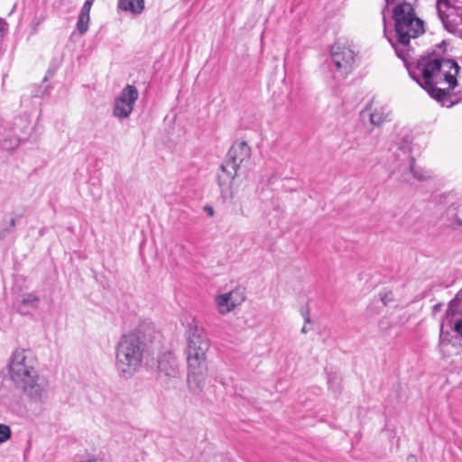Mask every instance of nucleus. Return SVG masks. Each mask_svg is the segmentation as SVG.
<instances>
[{"mask_svg": "<svg viewBox=\"0 0 462 462\" xmlns=\"http://www.w3.org/2000/svg\"><path fill=\"white\" fill-rule=\"evenodd\" d=\"M404 65L410 77L440 106L451 107L462 101L457 79L460 67L456 60L427 56L411 58Z\"/></svg>", "mask_w": 462, "mask_h": 462, "instance_id": "1", "label": "nucleus"}, {"mask_svg": "<svg viewBox=\"0 0 462 462\" xmlns=\"http://www.w3.org/2000/svg\"><path fill=\"white\" fill-rule=\"evenodd\" d=\"M416 0L391 1V6L385 12L384 36L388 39L396 55L403 62L411 59V39L424 32V23L415 13L413 4Z\"/></svg>", "mask_w": 462, "mask_h": 462, "instance_id": "2", "label": "nucleus"}, {"mask_svg": "<svg viewBox=\"0 0 462 462\" xmlns=\"http://www.w3.org/2000/svg\"><path fill=\"white\" fill-rule=\"evenodd\" d=\"M37 365L32 350L17 347L9 356L5 370L9 380L30 403L42 405L49 401L51 389L48 381L40 376Z\"/></svg>", "mask_w": 462, "mask_h": 462, "instance_id": "3", "label": "nucleus"}, {"mask_svg": "<svg viewBox=\"0 0 462 462\" xmlns=\"http://www.w3.org/2000/svg\"><path fill=\"white\" fill-rule=\"evenodd\" d=\"M210 341L203 330L195 323L189 324L187 330L188 386L194 394L201 393L208 371L207 352Z\"/></svg>", "mask_w": 462, "mask_h": 462, "instance_id": "4", "label": "nucleus"}, {"mask_svg": "<svg viewBox=\"0 0 462 462\" xmlns=\"http://www.w3.org/2000/svg\"><path fill=\"white\" fill-rule=\"evenodd\" d=\"M144 343L136 332L124 334L116 348V370L124 379L132 378L142 365Z\"/></svg>", "mask_w": 462, "mask_h": 462, "instance_id": "5", "label": "nucleus"}, {"mask_svg": "<svg viewBox=\"0 0 462 462\" xmlns=\"http://www.w3.org/2000/svg\"><path fill=\"white\" fill-rule=\"evenodd\" d=\"M356 56L355 50L346 42H336L330 47L329 62L334 77L346 79L355 69Z\"/></svg>", "mask_w": 462, "mask_h": 462, "instance_id": "6", "label": "nucleus"}, {"mask_svg": "<svg viewBox=\"0 0 462 462\" xmlns=\"http://www.w3.org/2000/svg\"><path fill=\"white\" fill-rule=\"evenodd\" d=\"M436 9L448 32L462 34V0H437Z\"/></svg>", "mask_w": 462, "mask_h": 462, "instance_id": "7", "label": "nucleus"}, {"mask_svg": "<svg viewBox=\"0 0 462 462\" xmlns=\"http://www.w3.org/2000/svg\"><path fill=\"white\" fill-rule=\"evenodd\" d=\"M251 156V148L245 141H236L227 152L225 162L221 169L226 175L234 179L241 164L248 161Z\"/></svg>", "mask_w": 462, "mask_h": 462, "instance_id": "8", "label": "nucleus"}, {"mask_svg": "<svg viewBox=\"0 0 462 462\" xmlns=\"http://www.w3.org/2000/svg\"><path fill=\"white\" fill-rule=\"evenodd\" d=\"M139 93L133 85H126L120 95L115 99L113 115L120 119L127 118L134 109Z\"/></svg>", "mask_w": 462, "mask_h": 462, "instance_id": "9", "label": "nucleus"}, {"mask_svg": "<svg viewBox=\"0 0 462 462\" xmlns=\"http://www.w3.org/2000/svg\"><path fill=\"white\" fill-rule=\"evenodd\" d=\"M245 300V290L243 287H236L228 292H224L215 297L217 311L226 315L241 305Z\"/></svg>", "mask_w": 462, "mask_h": 462, "instance_id": "10", "label": "nucleus"}, {"mask_svg": "<svg viewBox=\"0 0 462 462\" xmlns=\"http://www.w3.org/2000/svg\"><path fill=\"white\" fill-rule=\"evenodd\" d=\"M158 369L160 375L177 378L180 375L179 363L171 352H165L159 356Z\"/></svg>", "mask_w": 462, "mask_h": 462, "instance_id": "11", "label": "nucleus"}, {"mask_svg": "<svg viewBox=\"0 0 462 462\" xmlns=\"http://www.w3.org/2000/svg\"><path fill=\"white\" fill-rule=\"evenodd\" d=\"M39 304L40 297L34 292H28L22 295L21 300L14 304V308L19 314L27 316L32 314Z\"/></svg>", "mask_w": 462, "mask_h": 462, "instance_id": "12", "label": "nucleus"}, {"mask_svg": "<svg viewBox=\"0 0 462 462\" xmlns=\"http://www.w3.org/2000/svg\"><path fill=\"white\" fill-rule=\"evenodd\" d=\"M32 129V123L27 116L14 117L8 128L14 134L23 137V141L29 138Z\"/></svg>", "mask_w": 462, "mask_h": 462, "instance_id": "13", "label": "nucleus"}, {"mask_svg": "<svg viewBox=\"0 0 462 462\" xmlns=\"http://www.w3.org/2000/svg\"><path fill=\"white\" fill-rule=\"evenodd\" d=\"M360 116L363 119L369 117L370 123L374 126L379 127L388 120L389 113L383 106L375 107L374 109L366 106L361 111Z\"/></svg>", "mask_w": 462, "mask_h": 462, "instance_id": "14", "label": "nucleus"}, {"mask_svg": "<svg viewBox=\"0 0 462 462\" xmlns=\"http://www.w3.org/2000/svg\"><path fill=\"white\" fill-rule=\"evenodd\" d=\"M400 150L402 151L403 154H406L410 159V171L412 174L413 178L419 181H425L431 178V172L427 171L421 167H419L415 163V159L411 157L409 152H411L410 143H406L404 146L401 147Z\"/></svg>", "mask_w": 462, "mask_h": 462, "instance_id": "15", "label": "nucleus"}, {"mask_svg": "<svg viewBox=\"0 0 462 462\" xmlns=\"http://www.w3.org/2000/svg\"><path fill=\"white\" fill-rule=\"evenodd\" d=\"M447 226L454 230L462 233V205L456 207H449L446 212Z\"/></svg>", "mask_w": 462, "mask_h": 462, "instance_id": "16", "label": "nucleus"}, {"mask_svg": "<svg viewBox=\"0 0 462 462\" xmlns=\"http://www.w3.org/2000/svg\"><path fill=\"white\" fill-rule=\"evenodd\" d=\"M19 217L13 214L5 216L0 222V240L5 239L14 231Z\"/></svg>", "mask_w": 462, "mask_h": 462, "instance_id": "17", "label": "nucleus"}, {"mask_svg": "<svg viewBox=\"0 0 462 462\" xmlns=\"http://www.w3.org/2000/svg\"><path fill=\"white\" fill-rule=\"evenodd\" d=\"M354 143L359 149L366 152H372L376 146V142L371 136L370 131L358 134L354 140Z\"/></svg>", "mask_w": 462, "mask_h": 462, "instance_id": "18", "label": "nucleus"}, {"mask_svg": "<svg viewBox=\"0 0 462 462\" xmlns=\"http://www.w3.org/2000/svg\"><path fill=\"white\" fill-rule=\"evenodd\" d=\"M120 10L133 14H140L144 9V0H118Z\"/></svg>", "mask_w": 462, "mask_h": 462, "instance_id": "19", "label": "nucleus"}, {"mask_svg": "<svg viewBox=\"0 0 462 462\" xmlns=\"http://www.w3.org/2000/svg\"><path fill=\"white\" fill-rule=\"evenodd\" d=\"M21 142H23V137L14 134L6 129L0 141V146L3 150L10 152L18 147Z\"/></svg>", "mask_w": 462, "mask_h": 462, "instance_id": "20", "label": "nucleus"}, {"mask_svg": "<svg viewBox=\"0 0 462 462\" xmlns=\"http://www.w3.org/2000/svg\"><path fill=\"white\" fill-rule=\"evenodd\" d=\"M89 11L82 9L80 10L79 19L77 22V29L80 34H84L88 30V24L90 21Z\"/></svg>", "mask_w": 462, "mask_h": 462, "instance_id": "21", "label": "nucleus"}, {"mask_svg": "<svg viewBox=\"0 0 462 462\" xmlns=\"http://www.w3.org/2000/svg\"><path fill=\"white\" fill-rule=\"evenodd\" d=\"M447 314L450 316L462 314V289L457 293L455 299L450 301Z\"/></svg>", "mask_w": 462, "mask_h": 462, "instance_id": "22", "label": "nucleus"}, {"mask_svg": "<svg viewBox=\"0 0 462 462\" xmlns=\"http://www.w3.org/2000/svg\"><path fill=\"white\" fill-rule=\"evenodd\" d=\"M11 437L10 427L5 424H0V443L5 442Z\"/></svg>", "mask_w": 462, "mask_h": 462, "instance_id": "23", "label": "nucleus"}, {"mask_svg": "<svg viewBox=\"0 0 462 462\" xmlns=\"http://www.w3.org/2000/svg\"><path fill=\"white\" fill-rule=\"evenodd\" d=\"M454 330L462 337V318L455 321Z\"/></svg>", "mask_w": 462, "mask_h": 462, "instance_id": "24", "label": "nucleus"}, {"mask_svg": "<svg viewBox=\"0 0 462 462\" xmlns=\"http://www.w3.org/2000/svg\"><path fill=\"white\" fill-rule=\"evenodd\" d=\"M94 2H95V0H86L81 8L90 12V9H91Z\"/></svg>", "mask_w": 462, "mask_h": 462, "instance_id": "25", "label": "nucleus"}, {"mask_svg": "<svg viewBox=\"0 0 462 462\" xmlns=\"http://www.w3.org/2000/svg\"><path fill=\"white\" fill-rule=\"evenodd\" d=\"M446 336L444 335V325L442 324L440 326V333H439V341L440 343L444 342L446 340Z\"/></svg>", "mask_w": 462, "mask_h": 462, "instance_id": "26", "label": "nucleus"}, {"mask_svg": "<svg viewBox=\"0 0 462 462\" xmlns=\"http://www.w3.org/2000/svg\"><path fill=\"white\" fill-rule=\"evenodd\" d=\"M204 210L208 213V216L212 217L214 215V209L210 206H206Z\"/></svg>", "mask_w": 462, "mask_h": 462, "instance_id": "27", "label": "nucleus"}, {"mask_svg": "<svg viewBox=\"0 0 462 462\" xmlns=\"http://www.w3.org/2000/svg\"><path fill=\"white\" fill-rule=\"evenodd\" d=\"M407 461L408 462H416L417 459H416V457L414 456L411 455V456L408 457Z\"/></svg>", "mask_w": 462, "mask_h": 462, "instance_id": "28", "label": "nucleus"}, {"mask_svg": "<svg viewBox=\"0 0 462 462\" xmlns=\"http://www.w3.org/2000/svg\"><path fill=\"white\" fill-rule=\"evenodd\" d=\"M304 319H305V322H310V317H309L308 313L305 315Z\"/></svg>", "mask_w": 462, "mask_h": 462, "instance_id": "29", "label": "nucleus"}, {"mask_svg": "<svg viewBox=\"0 0 462 462\" xmlns=\"http://www.w3.org/2000/svg\"><path fill=\"white\" fill-rule=\"evenodd\" d=\"M306 332H307V328H306V326H303L301 328V333H306Z\"/></svg>", "mask_w": 462, "mask_h": 462, "instance_id": "30", "label": "nucleus"}, {"mask_svg": "<svg viewBox=\"0 0 462 462\" xmlns=\"http://www.w3.org/2000/svg\"><path fill=\"white\" fill-rule=\"evenodd\" d=\"M328 384H329V387H332V385H333V381L330 378H328Z\"/></svg>", "mask_w": 462, "mask_h": 462, "instance_id": "31", "label": "nucleus"}]
</instances>
